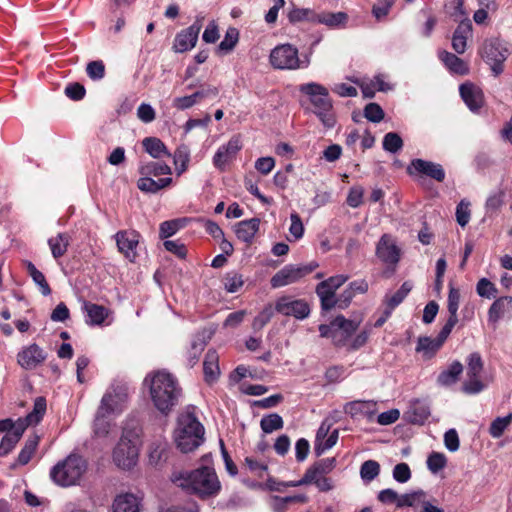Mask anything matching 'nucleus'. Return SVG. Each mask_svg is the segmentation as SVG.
<instances>
[{"label":"nucleus","mask_w":512,"mask_h":512,"mask_svg":"<svg viewBox=\"0 0 512 512\" xmlns=\"http://www.w3.org/2000/svg\"><path fill=\"white\" fill-rule=\"evenodd\" d=\"M171 481L203 499L217 495L221 489L215 470L208 466L190 472L175 471L171 475Z\"/></svg>","instance_id":"f257e3e1"},{"label":"nucleus","mask_w":512,"mask_h":512,"mask_svg":"<svg viewBox=\"0 0 512 512\" xmlns=\"http://www.w3.org/2000/svg\"><path fill=\"white\" fill-rule=\"evenodd\" d=\"M149 390L155 408L164 415H168L182 397L177 378L166 371H157L151 376Z\"/></svg>","instance_id":"f03ea898"},{"label":"nucleus","mask_w":512,"mask_h":512,"mask_svg":"<svg viewBox=\"0 0 512 512\" xmlns=\"http://www.w3.org/2000/svg\"><path fill=\"white\" fill-rule=\"evenodd\" d=\"M205 430L192 412L179 415L177 428L174 432L177 448L183 453H189L204 442Z\"/></svg>","instance_id":"7ed1b4c3"},{"label":"nucleus","mask_w":512,"mask_h":512,"mask_svg":"<svg viewBox=\"0 0 512 512\" xmlns=\"http://www.w3.org/2000/svg\"><path fill=\"white\" fill-rule=\"evenodd\" d=\"M299 91L308 97L313 106V113L318 116L321 122L328 128L333 127L335 118L332 113L333 105L328 89L318 83L311 82L300 85Z\"/></svg>","instance_id":"20e7f679"},{"label":"nucleus","mask_w":512,"mask_h":512,"mask_svg":"<svg viewBox=\"0 0 512 512\" xmlns=\"http://www.w3.org/2000/svg\"><path fill=\"white\" fill-rule=\"evenodd\" d=\"M87 470V463L79 455H69L50 471L51 479L59 486L76 485Z\"/></svg>","instance_id":"39448f33"},{"label":"nucleus","mask_w":512,"mask_h":512,"mask_svg":"<svg viewBox=\"0 0 512 512\" xmlns=\"http://www.w3.org/2000/svg\"><path fill=\"white\" fill-rule=\"evenodd\" d=\"M510 54L507 43L498 38H491L484 41L482 46V57L491 66L495 75L503 72V63Z\"/></svg>","instance_id":"423d86ee"},{"label":"nucleus","mask_w":512,"mask_h":512,"mask_svg":"<svg viewBox=\"0 0 512 512\" xmlns=\"http://www.w3.org/2000/svg\"><path fill=\"white\" fill-rule=\"evenodd\" d=\"M467 361V380L462 385V391L469 395L478 394L483 391L486 385L480 380L484 369V363L480 353L469 354Z\"/></svg>","instance_id":"0eeeda50"},{"label":"nucleus","mask_w":512,"mask_h":512,"mask_svg":"<svg viewBox=\"0 0 512 512\" xmlns=\"http://www.w3.org/2000/svg\"><path fill=\"white\" fill-rule=\"evenodd\" d=\"M317 267L318 263L316 262H311L307 265L300 266L286 265L272 276L270 284L272 288H279L288 284H292L304 276L310 274Z\"/></svg>","instance_id":"6e6552de"},{"label":"nucleus","mask_w":512,"mask_h":512,"mask_svg":"<svg viewBox=\"0 0 512 512\" xmlns=\"http://www.w3.org/2000/svg\"><path fill=\"white\" fill-rule=\"evenodd\" d=\"M270 64L275 69L294 70L300 67L298 50L290 44L276 46L269 56Z\"/></svg>","instance_id":"1a4fd4ad"},{"label":"nucleus","mask_w":512,"mask_h":512,"mask_svg":"<svg viewBox=\"0 0 512 512\" xmlns=\"http://www.w3.org/2000/svg\"><path fill=\"white\" fill-rule=\"evenodd\" d=\"M138 459L137 445L126 436H122L113 451L115 464L122 469H131Z\"/></svg>","instance_id":"9d476101"},{"label":"nucleus","mask_w":512,"mask_h":512,"mask_svg":"<svg viewBox=\"0 0 512 512\" xmlns=\"http://www.w3.org/2000/svg\"><path fill=\"white\" fill-rule=\"evenodd\" d=\"M204 16L198 15L194 23L186 29L181 30L176 34L173 50L177 53H183L195 47L199 33L202 29Z\"/></svg>","instance_id":"9b49d317"},{"label":"nucleus","mask_w":512,"mask_h":512,"mask_svg":"<svg viewBox=\"0 0 512 512\" xmlns=\"http://www.w3.org/2000/svg\"><path fill=\"white\" fill-rule=\"evenodd\" d=\"M275 311L284 316H293L302 320L309 316L310 306L303 299L294 300L289 296H283L276 301Z\"/></svg>","instance_id":"f8f14e48"},{"label":"nucleus","mask_w":512,"mask_h":512,"mask_svg":"<svg viewBox=\"0 0 512 512\" xmlns=\"http://www.w3.org/2000/svg\"><path fill=\"white\" fill-rule=\"evenodd\" d=\"M47 358V353L37 344L33 343L22 350L17 355L18 364L25 370H33L40 366Z\"/></svg>","instance_id":"ddd939ff"},{"label":"nucleus","mask_w":512,"mask_h":512,"mask_svg":"<svg viewBox=\"0 0 512 512\" xmlns=\"http://www.w3.org/2000/svg\"><path fill=\"white\" fill-rule=\"evenodd\" d=\"M376 256L386 264H397L400 260V249L389 234H383L376 246Z\"/></svg>","instance_id":"4468645a"},{"label":"nucleus","mask_w":512,"mask_h":512,"mask_svg":"<svg viewBox=\"0 0 512 512\" xmlns=\"http://www.w3.org/2000/svg\"><path fill=\"white\" fill-rule=\"evenodd\" d=\"M452 330L443 326L436 338L419 337L416 346L417 352H423L427 359L432 358L442 347Z\"/></svg>","instance_id":"2eb2a0df"},{"label":"nucleus","mask_w":512,"mask_h":512,"mask_svg":"<svg viewBox=\"0 0 512 512\" xmlns=\"http://www.w3.org/2000/svg\"><path fill=\"white\" fill-rule=\"evenodd\" d=\"M140 235L134 231H119L115 235L118 250L127 258L131 259L136 256V247L139 243Z\"/></svg>","instance_id":"dca6fc26"},{"label":"nucleus","mask_w":512,"mask_h":512,"mask_svg":"<svg viewBox=\"0 0 512 512\" xmlns=\"http://www.w3.org/2000/svg\"><path fill=\"white\" fill-rule=\"evenodd\" d=\"M407 172L410 175L424 174L439 182H442L445 178L442 166L434 162H411L407 167Z\"/></svg>","instance_id":"f3484780"},{"label":"nucleus","mask_w":512,"mask_h":512,"mask_svg":"<svg viewBox=\"0 0 512 512\" xmlns=\"http://www.w3.org/2000/svg\"><path fill=\"white\" fill-rule=\"evenodd\" d=\"M113 512H142L141 499L132 493L116 496L112 505Z\"/></svg>","instance_id":"a211bd4d"},{"label":"nucleus","mask_w":512,"mask_h":512,"mask_svg":"<svg viewBox=\"0 0 512 512\" xmlns=\"http://www.w3.org/2000/svg\"><path fill=\"white\" fill-rule=\"evenodd\" d=\"M260 219L251 218L235 224L234 232L239 240L247 244L252 243L254 236L259 231Z\"/></svg>","instance_id":"6ab92c4d"},{"label":"nucleus","mask_w":512,"mask_h":512,"mask_svg":"<svg viewBox=\"0 0 512 512\" xmlns=\"http://www.w3.org/2000/svg\"><path fill=\"white\" fill-rule=\"evenodd\" d=\"M204 380L208 384L216 382L220 376L219 355L214 349H209L203 362Z\"/></svg>","instance_id":"aec40b11"},{"label":"nucleus","mask_w":512,"mask_h":512,"mask_svg":"<svg viewBox=\"0 0 512 512\" xmlns=\"http://www.w3.org/2000/svg\"><path fill=\"white\" fill-rule=\"evenodd\" d=\"M430 415L431 411L429 404L418 399L410 403L409 410L406 412L408 421L417 425H423Z\"/></svg>","instance_id":"412c9836"},{"label":"nucleus","mask_w":512,"mask_h":512,"mask_svg":"<svg viewBox=\"0 0 512 512\" xmlns=\"http://www.w3.org/2000/svg\"><path fill=\"white\" fill-rule=\"evenodd\" d=\"M460 95L466 105L473 111L478 110L483 105L482 91L471 83L462 84L459 88Z\"/></svg>","instance_id":"4be33fe9"},{"label":"nucleus","mask_w":512,"mask_h":512,"mask_svg":"<svg viewBox=\"0 0 512 512\" xmlns=\"http://www.w3.org/2000/svg\"><path fill=\"white\" fill-rule=\"evenodd\" d=\"M472 24L470 20L462 21L455 29L452 37V48L458 54H463L467 46V38L471 35Z\"/></svg>","instance_id":"5701e85b"},{"label":"nucleus","mask_w":512,"mask_h":512,"mask_svg":"<svg viewBox=\"0 0 512 512\" xmlns=\"http://www.w3.org/2000/svg\"><path fill=\"white\" fill-rule=\"evenodd\" d=\"M506 314L512 316V297L504 296L496 299L488 310V320L496 323Z\"/></svg>","instance_id":"b1692460"},{"label":"nucleus","mask_w":512,"mask_h":512,"mask_svg":"<svg viewBox=\"0 0 512 512\" xmlns=\"http://www.w3.org/2000/svg\"><path fill=\"white\" fill-rule=\"evenodd\" d=\"M211 338V332L203 330L198 332L191 343L190 350L188 351V365L193 367L199 360V357L205 349L208 341Z\"/></svg>","instance_id":"393cba45"},{"label":"nucleus","mask_w":512,"mask_h":512,"mask_svg":"<svg viewBox=\"0 0 512 512\" xmlns=\"http://www.w3.org/2000/svg\"><path fill=\"white\" fill-rule=\"evenodd\" d=\"M463 365L460 361H453L447 369L443 370L437 376V384L443 387H449L456 384L463 373Z\"/></svg>","instance_id":"a878e982"},{"label":"nucleus","mask_w":512,"mask_h":512,"mask_svg":"<svg viewBox=\"0 0 512 512\" xmlns=\"http://www.w3.org/2000/svg\"><path fill=\"white\" fill-rule=\"evenodd\" d=\"M83 310L88 317L86 322L91 326L103 324L109 315V310L106 307L89 301H84Z\"/></svg>","instance_id":"bb28decb"},{"label":"nucleus","mask_w":512,"mask_h":512,"mask_svg":"<svg viewBox=\"0 0 512 512\" xmlns=\"http://www.w3.org/2000/svg\"><path fill=\"white\" fill-rule=\"evenodd\" d=\"M460 303V291L457 288L450 286L448 299H447V309L449 312V318L445 323V327H448L450 330L454 328V326L458 323V315L457 311Z\"/></svg>","instance_id":"cd10ccee"},{"label":"nucleus","mask_w":512,"mask_h":512,"mask_svg":"<svg viewBox=\"0 0 512 512\" xmlns=\"http://www.w3.org/2000/svg\"><path fill=\"white\" fill-rule=\"evenodd\" d=\"M335 292L336 290L323 281L316 286V294L320 298L321 309L323 311H329L336 307L337 300Z\"/></svg>","instance_id":"c85d7f7f"},{"label":"nucleus","mask_w":512,"mask_h":512,"mask_svg":"<svg viewBox=\"0 0 512 512\" xmlns=\"http://www.w3.org/2000/svg\"><path fill=\"white\" fill-rule=\"evenodd\" d=\"M142 146L152 158L159 159L163 157H172V154L167 150L165 144L159 138L146 137L142 141Z\"/></svg>","instance_id":"c756f323"},{"label":"nucleus","mask_w":512,"mask_h":512,"mask_svg":"<svg viewBox=\"0 0 512 512\" xmlns=\"http://www.w3.org/2000/svg\"><path fill=\"white\" fill-rule=\"evenodd\" d=\"M439 58L445 66L453 73L465 75L468 73V65L458 56L448 51H440Z\"/></svg>","instance_id":"7c9ffc66"},{"label":"nucleus","mask_w":512,"mask_h":512,"mask_svg":"<svg viewBox=\"0 0 512 512\" xmlns=\"http://www.w3.org/2000/svg\"><path fill=\"white\" fill-rule=\"evenodd\" d=\"M172 182L170 177L160 178L157 181L149 175H142L137 181L139 190L145 193H157L161 189L167 187Z\"/></svg>","instance_id":"2f4dec72"},{"label":"nucleus","mask_w":512,"mask_h":512,"mask_svg":"<svg viewBox=\"0 0 512 512\" xmlns=\"http://www.w3.org/2000/svg\"><path fill=\"white\" fill-rule=\"evenodd\" d=\"M241 148L242 142L240 137L234 136L226 145H223L218 149L213 160H228L235 158Z\"/></svg>","instance_id":"473e14b6"},{"label":"nucleus","mask_w":512,"mask_h":512,"mask_svg":"<svg viewBox=\"0 0 512 512\" xmlns=\"http://www.w3.org/2000/svg\"><path fill=\"white\" fill-rule=\"evenodd\" d=\"M373 404L368 401H352L344 406V412L351 417H366L373 414Z\"/></svg>","instance_id":"72a5a7b5"},{"label":"nucleus","mask_w":512,"mask_h":512,"mask_svg":"<svg viewBox=\"0 0 512 512\" xmlns=\"http://www.w3.org/2000/svg\"><path fill=\"white\" fill-rule=\"evenodd\" d=\"M336 466V459L334 457L321 459L310 466L306 473L309 479L314 480V475H323L330 473Z\"/></svg>","instance_id":"f704fd0d"},{"label":"nucleus","mask_w":512,"mask_h":512,"mask_svg":"<svg viewBox=\"0 0 512 512\" xmlns=\"http://www.w3.org/2000/svg\"><path fill=\"white\" fill-rule=\"evenodd\" d=\"M347 20V14L344 12H322L319 14H315L313 18V22L325 24L329 27H339L345 24Z\"/></svg>","instance_id":"c9c22d12"},{"label":"nucleus","mask_w":512,"mask_h":512,"mask_svg":"<svg viewBox=\"0 0 512 512\" xmlns=\"http://www.w3.org/2000/svg\"><path fill=\"white\" fill-rule=\"evenodd\" d=\"M308 501V497L305 494H298L293 496H273L272 497V508L274 512H285L287 506L293 503L304 504Z\"/></svg>","instance_id":"e433bc0d"},{"label":"nucleus","mask_w":512,"mask_h":512,"mask_svg":"<svg viewBox=\"0 0 512 512\" xmlns=\"http://www.w3.org/2000/svg\"><path fill=\"white\" fill-rule=\"evenodd\" d=\"M125 395L120 392L105 393L99 406L100 412L112 413L119 409L120 404L124 401Z\"/></svg>","instance_id":"4c0bfd02"},{"label":"nucleus","mask_w":512,"mask_h":512,"mask_svg":"<svg viewBox=\"0 0 512 512\" xmlns=\"http://www.w3.org/2000/svg\"><path fill=\"white\" fill-rule=\"evenodd\" d=\"M69 240L70 237L66 233H59L57 236L51 237L48 240V244L54 258L58 259L66 253L69 246Z\"/></svg>","instance_id":"58836bf2"},{"label":"nucleus","mask_w":512,"mask_h":512,"mask_svg":"<svg viewBox=\"0 0 512 512\" xmlns=\"http://www.w3.org/2000/svg\"><path fill=\"white\" fill-rule=\"evenodd\" d=\"M413 285L410 281H405L399 290H397L392 296H386L384 303L388 309L393 311L399 304L403 302L406 296L412 290Z\"/></svg>","instance_id":"ea45409f"},{"label":"nucleus","mask_w":512,"mask_h":512,"mask_svg":"<svg viewBox=\"0 0 512 512\" xmlns=\"http://www.w3.org/2000/svg\"><path fill=\"white\" fill-rule=\"evenodd\" d=\"M187 221V218H178L162 222L159 228L160 239H167L173 236L177 233V231L185 227Z\"/></svg>","instance_id":"a19ab883"},{"label":"nucleus","mask_w":512,"mask_h":512,"mask_svg":"<svg viewBox=\"0 0 512 512\" xmlns=\"http://www.w3.org/2000/svg\"><path fill=\"white\" fill-rule=\"evenodd\" d=\"M425 498L426 493L421 489L402 494L397 503V508L416 507L418 504L422 505V502L426 501Z\"/></svg>","instance_id":"79ce46f5"},{"label":"nucleus","mask_w":512,"mask_h":512,"mask_svg":"<svg viewBox=\"0 0 512 512\" xmlns=\"http://www.w3.org/2000/svg\"><path fill=\"white\" fill-rule=\"evenodd\" d=\"M39 443V437L37 435L30 436L26 441L24 447L21 449L17 463L19 465H26L31 460Z\"/></svg>","instance_id":"37998d69"},{"label":"nucleus","mask_w":512,"mask_h":512,"mask_svg":"<svg viewBox=\"0 0 512 512\" xmlns=\"http://www.w3.org/2000/svg\"><path fill=\"white\" fill-rule=\"evenodd\" d=\"M284 425L282 417L277 413H271L264 416L260 421V427L266 434L282 429Z\"/></svg>","instance_id":"c03bdc74"},{"label":"nucleus","mask_w":512,"mask_h":512,"mask_svg":"<svg viewBox=\"0 0 512 512\" xmlns=\"http://www.w3.org/2000/svg\"><path fill=\"white\" fill-rule=\"evenodd\" d=\"M139 172L141 175L158 177L164 174H171V168L165 162H148L140 167Z\"/></svg>","instance_id":"a18cd8bd"},{"label":"nucleus","mask_w":512,"mask_h":512,"mask_svg":"<svg viewBox=\"0 0 512 512\" xmlns=\"http://www.w3.org/2000/svg\"><path fill=\"white\" fill-rule=\"evenodd\" d=\"M333 325L339 331V336H345V338H349L358 328L354 321L348 320L342 315L333 320Z\"/></svg>","instance_id":"49530a36"},{"label":"nucleus","mask_w":512,"mask_h":512,"mask_svg":"<svg viewBox=\"0 0 512 512\" xmlns=\"http://www.w3.org/2000/svg\"><path fill=\"white\" fill-rule=\"evenodd\" d=\"M512 422V413L505 417H497L492 421L489 427V433L493 438H499Z\"/></svg>","instance_id":"de8ad7c7"},{"label":"nucleus","mask_w":512,"mask_h":512,"mask_svg":"<svg viewBox=\"0 0 512 512\" xmlns=\"http://www.w3.org/2000/svg\"><path fill=\"white\" fill-rule=\"evenodd\" d=\"M46 399L44 397H37L34 402L32 412H30L25 419L31 424H38L46 412Z\"/></svg>","instance_id":"09e8293b"},{"label":"nucleus","mask_w":512,"mask_h":512,"mask_svg":"<svg viewBox=\"0 0 512 512\" xmlns=\"http://www.w3.org/2000/svg\"><path fill=\"white\" fill-rule=\"evenodd\" d=\"M380 473V465L375 460H367L362 463L360 467V476L366 481L370 482L374 480Z\"/></svg>","instance_id":"8fccbe9b"},{"label":"nucleus","mask_w":512,"mask_h":512,"mask_svg":"<svg viewBox=\"0 0 512 512\" xmlns=\"http://www.w3.org/2000/svg\"><path fill=\"white\" fill-rule=\"evenodd\" d=\"M223 284L227 292L236 293L244 284L243 277L237 272H228L223 278Z\"/></svg>","instance_id":"3c124183"},{"label":"nucleus","mask_w":512,"mask_h":512,"mask_svg":"<svg viewBox=\"0 0 512 512\" xmlns=\"http://www.w3.org/2000/svg\"><path fill=\"white\" fill-rule=\"evenodd\" d=\"M239 32L236 28L230 27L225 34L224 39L220 42L218 49L225 53L234 49L238 42Z\"/></svg>","instance_id":"603ef678"},{"label":"nucleus","mask_w":512,"mask_h":512,"mask_svg":"<svg viewBox=\"0 0 512 512\" xmlns=\"http://www.w3.org/2000/svg\"><path fill=\"white\" fill-rule=\"evenodd\" d=\"M403 147V140L399 136V134L395 132L387 133L383 138V148L384 150L396 153Z\"/></svg>","instance_id":"864d4df0"},{"label":"nucleus","mask_w":512,"mask_h":512,"mask_svg":"<svg viewBox=\"0 0 512 512\" xmlns=\"http://www.w3.org/2000/svg\"><path fill=\"white\" fill-rule=\"evenodd\" d=\"M274 315V309L271 305H267L253 320L252 328L255 331L263 329V327L270 322Z\"/></svg>","instance_id":"5fc2aeb1"},{"label":"nucleus","mask_w":512,"mask_h":512,"mask_svg":"<svg viewBox=\"0 0 512 512\" xmlns=\"http://www.w3.org/2000/svg\"><path fill=\"white\" fill-rule=\"evenodd\" d=\"M447 460L443 453L432 452L427 458V467L432 473H438L446 466Z\"/></svg>","instance_id":"6e6d98bb"},{"label":"nucleus","mask_w":512,"mask_h":512,"mask_svg":"<svg viewBox=\"0 0 512 512\" xmlns=\"http://www.w3.org/2000/svg\"><path fill=\"white\" fill-rule=\"evenodd\" d=\"M476 291L479 296L485 298L495 297L498 293L495 285L486 278H482L478 281Z\"/></svg>","instance_id":"4d7b16f0"},{"label":"nucleus","mask_w":512,"mask_h":512,"mask_svg":"<svg viewBox=\"0 0 512 512\" xmlns=\"http://www.w3.org/2000/svg\"><path fill=\"white\" fill-rule=\"evenodd\" d=\"M86 72L92 80H101L105 76V65L101 60L91 61L87 64Z\"/></svg>","instance_id":"13d9d810"},{"label":"nucleus","mask_w":512,"mask_h":512,"mask_svg":"<svg viewBox=\"0 0 512 512\" xmlns=\"http://www.w3.org/2000/svg\"><path fill=\"white\" fill-rule=\"evenodd\" d=\"M384 111L377 103H369L364 108V116L367 120L378 123L384 118Z\"/></svg>","instance_id":"bf43d9fd"},{"label":"nucleus","mask_w":512,"mask_h":512,"mask_svg":"<svg viewBox=\"0 0 512 512\" xmlns=\"http://www.w3.org/2000/svg\"><path fill=\"white\" fill-rule=\"evenodd\" d=\"M470 203L466 200H461L456 207V221L461 227H465L470 220Z\"/></svg>","instance_id":"052dcab7"},{"label":"nucleus","mask_w":512,"mask_h":512,"mask_svg":"<svg viewBox=\"0 0 512 512\" xmlns=\"http://www.w3.org/2000/svg\"><path fill=\"white\" fill-rule=\"evenodd\" d=\"M106 412L98 409L95 420H94V432L97 436H106L109 432V423L105 418Z\"/></svg>","instance_id":"680f3d73"},{"label":"nucleus","mask_w":512,"mask_h":512,"mask_svg":"<svg viewBox=\"0 0 512 512\" xmlns=\"http://www.w3.org/2000/svg\"><path fill=\"white\" fill-rule=\"evenodd\" d=\"M314 17H315V13H313L309 9L293 8L288 13V19L291 23H297V22H301L304 20L313 21Z\"/></svg>","instance_id":"e2e57ef3"},{"label":"nucleus","mask_w":512,"mask_h":512,"mask_svg":"<svg viewBox=\"0 0 512 512\" xmlns=\"http://www.w3.org/2000/svg\"><path fill=\"white\" fill-rule=\"evenodd\" d=\"M393 4L394 0H379V2L373 6L372 14L378 21H381L388 15Z\"/></svg>","instance_id":"0e129e2a"},{"label":"nucleus","mask_w":512,"mask_h":512,"mask_svg":"<svg viewBox=\"0 0 512 512\" xmlns=\"http://www.w3.org/2000/svg\"><path fill=\"white\" fill-rule=\"evenodd\" d=\"M338 440V430H334L324 441H319L315 444V454L322 455L326 450L332 448Z\"/></svg>","instance_id":"69168bd1"},{"label":"nucleus","mask_w":512,"mask_h":512,"mask_svg":"<svg viewBox=\"0 0 512 512\" xmlns=\"http://www.w3.org/2000/svg\"><path fill=\"white\" fill-rule=\"evenodd\" d=\"M163 245L167 251L173 253L180 259H184L187 255L186 246L179 241L165 240Z\"/></svg>","instance_id":"338daca9"},{"label":"nucleus","mask_w":512,"mask_h":512,"mask_svg":"<svg viewBox=\"0 0 512 512\" xmlns=\"http://www.w3.org/2000/svg\"><path fill=\"white\" fill-rule=\"evenodd\" d=\"M393 478L399 483H406L411 478V470L407 463H399L393 468Z\"/></svg>","instance_id":"774afa93"}]
</instances>
